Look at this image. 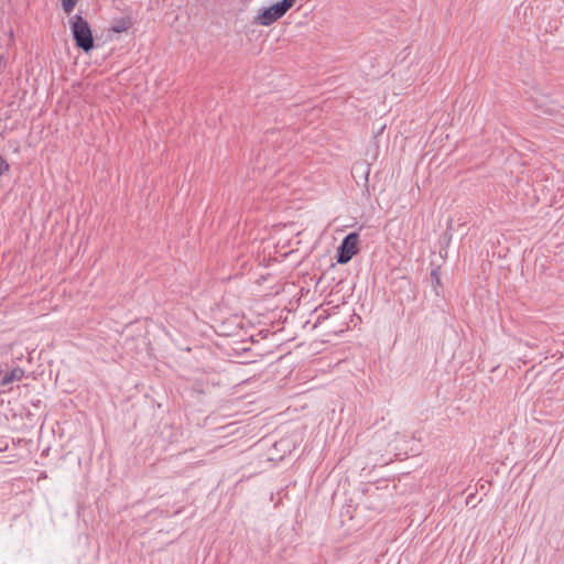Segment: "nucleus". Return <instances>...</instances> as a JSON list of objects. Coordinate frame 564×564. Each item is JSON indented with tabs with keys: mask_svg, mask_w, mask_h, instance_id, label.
<instances>
[{
	"mask_svg": "<svg viewBox=\"0 0 564 564\" xmlns=\"http://www.w3.org/2000/svg\"><path fill=\"white\" fill-rule=\"evenodd\" d=\"M69 28L75 45L85 53L90 52L95 46V41L87 20L82 14H75L69 19Z\"/></svg>",
	"mask_w": 564,
	"mask_h": 564,
	"instance_id": "f257e3e1",
	"label": "nucleus"
},
{
	"mask_svg": "<svg viewBox=\"0 0 564 564\" xmlns=\"http://www.w3.org/2000/svg\"><path fill=\"white\" fill-rule=\"evenodd\" d=\"M359 234L357 231L349 232L344 237L336 250V261L338 264L348 263L355 254L358 253Z\"/></svg>",
	"mask_w": 564,
	"mask_h": 564,
	"instance_id": "f03ea898",
	"label": "nucleus"
},
{
	"mask_svg": "<svg viewBox=\"0 0 564 564\" xmlns=\"http://www.w3.org/2000/svg\"><path fill=\"white\" fill-rule=\"evenodd\" d=\"M286 12L282 8V6L276 2L268 8L261 10L256 18L258 24L263 26H269L280 18H282Z\"/></svg>",
	"mask_w": 564,
	"mask_h": 564,
	"instance_id": "7ed1b4c3",
	"label": "nucleus"
},
{
	"mask_svg": "<svg viewBox=\"0 0 564 564\" xmlns=\"http://www.w3.org/2000/svg\"><path fill=\"white\" fill-rule=\"evenodd\" d=\"M23 376H24V370L20 367H15L12 370H10L9 372H7L1 378L0 384L6 387V386L12 383L13 381H18V380L22 379Z\"/></svg>",
	"mask_w": 564,
	"mask_h": 564,
	"instance_id": "20e7f679",
	"label": "nucleus"
},
{
	"mask_svg": "<svg viewBox=\"0 0 564 564\" xmlns=\"http://www.w3.org/2000/svg\"><path fill=\"white\" fill-rule=\"evenodd\" d=\"M430 280L435 294L438 295V288L441 286V273L438 267L432 270Z\"/></svg>",
	"mask_w": 564,
	"mask_h": 564,
	"instance_id": "39448f33",
	"label": "nucleus"
},
{
	"mask_svg": "<svg viewBox=\"0 0 564 564\" xmlns=\"http://www.w3.org/2000/svg\"><path fill=\"white\" fill-rule=\"evenodd\" d=\"M129 28V22L126 20H120L116 24L112 25L111 30L116 33H121L127 31Z\"/></svg>",
	"mask_w": 564,
	"mask_h": 564,
	"instance_id": "423d86ee",
	"label": "nucleus"
},
{
	"mask_svg": "<svg viewBox=\"0 0 564 564\" xmlns=\"http://www.w3.org/2000/svg\"><path fill=\"white\" fill-rule=\"evenodd\" d=\"M78 0H62V7H63V10L66 12V13H70L76 3H77Z\"/></svg>",
	"mask_w": 564,
	"mask_h": 564,
	"instance_id": "0eeeda50",
	"label": "nucleus"
},
{
	"mask_svg": "<svg viewBox=\"0 0 564 564\" xmlns=\"http://www.w3.org/2000/svg\"><path fill=\"white\" fill-rule=\"evenodd\" d=\"M296 0H281L279 3L282 6L285 12H288L295 3Z\"/></svg>",
	"mask_w": 564,
	"mask_h": 564,
	"instance_id": "6e6552de",
	"label": "nucleus"
},
{
	"mask_svg": "<svg viewBox=\"0 0 564 564\" xmlns=\"http://www.w3.org/2000/svg\"><path fill=\"white\" fill-rule=\"evenodd\" d=\"M9 169L7 161L0 156V176Z\"/></svg>",
	"mask_w": 564,
	"mask_h": 564,
	"instance_id": "1a4fd4ad",
	"label": "nucleus"
}]
</instances>
